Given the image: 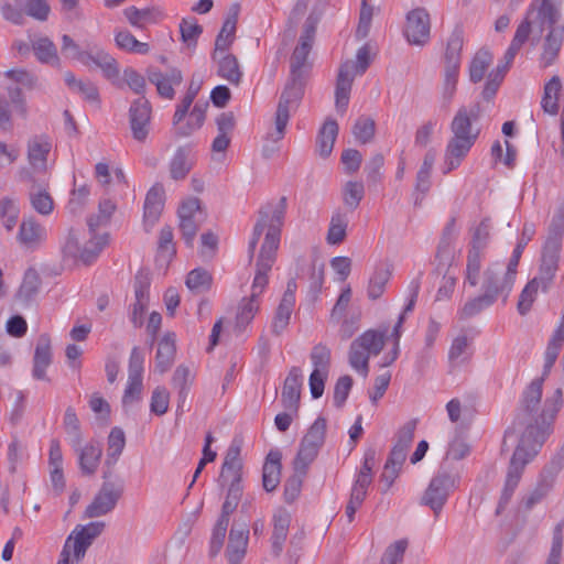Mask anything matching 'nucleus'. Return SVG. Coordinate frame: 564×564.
Listing matches in <instances>:
<instances>
[{
  "instance_id": "17",
  "label": "nucleus",
  "mask_w": 564,
  "mask_h": 564,
  "mask_svg": "<svg viewBox=\"0 0 564 564\" xmlns=\"http://www.w3.org/2000/svg\"><path fill=\"white\" fill-rule=\"evenodd\" d=\"M47 238L46 229L33 217L24 218L17 235L18 242L26 250L39 249Z\"/></svg>"
},
{
  "instance_id": "43",
  "label": "nucleus",
  "mask_w": 564,
  "mask_h": 564,
  "mask_svg": "<svg viewBox=\"0 0 564 564\" xmlns=\"http://www.w3.org/2000/svg\"><path fill=\"white\" fill-rule=\"evenodd\" d=\"M463 30L454 29L452 34L447 40L446 51H445V66H455L460 67V52L463 48Z\"/></svg>"
},
{
  "instance_id": "26",
  "label": "nucleus",
  "mask_w": 564,
  "mask_h": 564,
  "mask_svg": "<svg viewBox=\"0 0 564 564\" xmlns=\"http://www.w3.org/2000/svg\"><path fill=\"white\" fill-rule=\"evenodd\" d=\"M291 523V514L284 508H279L274 511L272 517V550L275 555H280L283 550L284 542L288 538L289 528Z\"/></svg>"
},
{
  "instance_id": "44",
  "label": "nucleus",
  "mask_w": 564,
  "mask_h": 564,
  "mask_svg": "<svg viewBox=\"0 0 564 564\" xmlns=\"http://www.w3.org/2000/svg\"><path fill=\"white\" fill-rule=\"evenodd\" d=\"M223 485H228V492L226 499L221 507V513L219 518H224L227 521H230V516L236 510L241 495H242V486L241 481H221Z\"/></svg>"
},
{
  "instance_id": "28",
  "label": "nucleus",
  "mask_w": 564,
  "mask_h": 564,
  "mask_svg": "<svg viewBox=\"0 0 564 564\" xmlns=\"http://www.w3.org/2000/svg\"><path fill=\"white\" fill-rule=\"evenodd\" d=\"M212 58L217 63V75L219 77L235 86L240 84L243 74L235 55L225 52Z\"/></svg>"
},
{
  "instance_id": "48",
  "label": "nucleus",
  "mask_w": 564,
  "mask_h": 564,
  "mask_svg": "<svg viewBox=\"0 0 564 564\" xmlns=\"http://www.w3.org/2000/svg\"><path fill=\"white\" fill-rule=\"evenodd\" d=\"M63 425L73 447L82 444L80 422L75 410L69 406L66 409Z\"/></svg>"
},
{
  "instance_id": "4",
  "label": "nucleus",
  "mask_w": 564,
  "mask_h": 564,
  "mask_svg": "<svg viewBox=\"0 0 564 564\" xmlns=\"http://www.w3.org/2000/svg\"><path fill=\"white\" fill-rule=\"evenodd\" d=\"M477 117V110H468L466 107H460L455 113L451 123L452 137L445 148L443 174L456 170L477 141L479 130L471 124Z\"/></svg>"
},
{
  "instance_id": "40",
  "label": "nucleus",
  "mask_w": 564,
  "mask_h": 564,
  "mask_svg": "<svg viewBox=\"0 0 564 564\" xmlns=\"http://www.w3.org/2000/svg\"><path fill=\"white\" fill-rule=\"evenodd\" d=\"M562 84L558 76H553L544 86V93L541 100V107L544 112L556 115L558 111V94Z\"/></svg>"
},
{
  "instance_id": "27",
  "label": "nucleus",
  "mask_w": 564,
  "mask_h": 564,
  "mask_svg": "<svg viewBox=\"0 0 564 564\" xmlns=\"http://www.w3.org/2000/svg\"><path fill=\"white\" fill-rule=\"evenodd\" d=\"M195 164V155L189 147L178 148L170 162V174L175 181L184 180Z\"/></svg>"
},
{
  "instance_id": "49",
  "label": "nucleus",
  "mask_w": 564,
  "mask_h": 564,
  "mask_svg": "<svg viewBox=\"0 0 564 564\" xmlns=\"http://www.w3.org/2000/svg\"><path fill=\"white\" fill-rule=\"evenodd\" d=\"M172 383L173 387L178 390V408H181L186 401L189 386L192 383L189 369L183 365H180L174 371Z\"/></svg>"
},
{
  "instance_id": "58",
  "label": "nucleus",
  "mask_w": 564,
  "mask_h": 564,
  "mask_svg": "<svg viewBox=\"0 0 564 564\" xmlns=\"http://www.w3.org/2000/svg\"><path fill=\"white\" fill-rule=\"evenodd\" d=\"M175 252L173 230L170 226H164L160 231L158 256L160 259L170 261L174 257Z\"/></svg>"
},
{
  "instance_id": "41",
  "label": "nucleus",
  "mask_w": 564,
  "mask_h": 564,
  "mask_svg": "<svg viewBox=\"0 0 564 564\" xmlns=\"http://www.w3.org/2000/svg\"><path fill=\"white\" fill-rule=\"evenodd\" d=\"M494 56L487 50H479L469 64V79L471 83H479L484 79L486 72L492 64Z\"/></svg>"
},
{
  "instance_id": "54",
  "label": "nucleus",
  "mask_w": 564,
  "mask_h": 564,
  "mask_svg": "<svg viewBox=\"0 0 564 564\" xmlns=\"http://www.w3.org/2000/svg\"><path fill=\"white\" fill-rule=\"evenodd\" d=\"M365 196V186L361 182L349 181L343 188L344 204L351 210L356 209Z\"/></svg>"
},
{
  "instance_id": "10",
  "label": "nucleus",
  "mask_w": 564,
  "mask_h": 564,
  "mask_svg": "<svg viewBox=\"0 0 564 564\" xmlns=\"http://www.w3.org/2000/svg\"><path fill=\"white\" fill-rule=\"evenodd\" d=\"M431 20L424 8H416L406 14L404 36L412 45L424 46L430 41Z\"/></svg>"
},
{
  "instance_id": "52",
  "label": "nucleus",
  "mask_w": 564,
  "mask_h": 564,
  "mask_svg": "<svg viewBox=\"0 0 564 564\" xmlns=\"http://www.w3.org/2000/svg\"><path fill=\"white\" fill-rule=\"evenodd\" d=\"M535 232V228L533 224H524L522 229V236L519 242L517 243L516 248L513 249L512 256L508 263L509 269V276H512V271L517 273V267L519 264V260L521 258V254L523 252V249L528 245V242L532 239L533 235Z\"/></svg>"
},
{
  "instance_id": "39",
  "label": "nucleus",
  "mask_w": 564,
  "mask_h": 564,
  "mask_svg": "<svg viewBox=\"0 0 564 564\" xmlns=\"http://www.w3.org/2000/svg\"><path fill=\"white\" fill-rule=\"evenodd\" d=\"M348 223L349 220L345 213L335 212L332 215L326 236V241L328 245H339L345 240Z\"/></svg>"
},
{
  "instance_id": "38",
  "label": "nucleus",
  "mask_w": 564,
  "mask_h": 564,
  "mask_svg": "<svg viewBox=\"0 0 564 564\" xmlns=\"http://www.w3.org/2000/svg\"><path fill=\"white\" fill-rule=\"evenodd\" d=\"M391 276V270L387 264L380 263L369 278L367 295L370 300H378L384 292Z\"/></svg>"
},
{
  "instance_id": "42",
  "label": "nucleus",
  "mask_w": 564,
  "mask_h": 564,
  "mask_svg": "<svg viewBox=\"0 0 564 564\" xmlns=\"http://www.w3.org/2000/svg\"><path fill=\"white\" fill-rule=\"evenodd\" d=\"M115 42L120 50L128 53L145 55L150 51L148 43L138 41L134 35L127 30L117 31Z\"/></svg>"
},
{
  "instance_id": "47",
  "label": "nucleus",
  "mask_w": 564,
  "mask_h": 564,
  "mask_svg": "<svg viewBox=\"0 0 564 564\" xmlns=\"http://www.w3.org/2000/svg\"><path fill=\"white\" fill-rule=\"evenodd\" d=\"M126 446V436L122 429L112 427L108 436L107 464H115Z\"/></svg>"
},
{
  "instance_id": "50",
  "label": "nucleus",
  "mask_w": 564,
  "mask_h": 564,
  "mask_svg": "<svg viewBox=\"0 0 564 564\" xmlns=\"http://www.w3.org/2000/svg\"><path fill=\"white\" fill-rule=\"evenodd\" d=\"M186 286L195 294H200L209 290L212 275L204 269L192 270L185 281Z\"/></svg>"
},
{
  "instance_id": "18",
  "label": "nucleus",
  "mask_w": 564,
  "mask_h": 564,
  "mask_svg": "<svg viewBox=\"0 0 564 564\" xmlns=\"http://www.w3.org/2000/svg\"><path fill=\"white\" fill-rule=\"evenodd\" d=\"M51 151L52 142L46 135H34L28 141V162L34 172H46Z\"/></svg>"
},
{
  "instance_id": "25",
  "label": "nucleus",
  "mask_w": 564,
  "mask_h": 564,
  "mask_svg": "<svg viewBox=\"0 0 564 564\" xmlns=\"http://www.w3.org/2000/svg\"><path fill=\"white\" fill-rule=\"evenodd\" d=\"M52 362L51 340L47 335H41L37 339L34 358L32 376L36 380L46 379V369Z\"/></svg>"
},
{
  "instance_id": "12",
  "label": "nucleus",
  "mask_w": 564,
  "mask_h": 564,
  "mask_svg": "<svg viewBox=\"0 0 564 564\" xmlns=\"http://www.w3.org/2000/svg\"><path fill=\"white\" fill-rule=\"evenodd\" d=\"M152 106L141 96L133 100L129 108V123L133 139L143 142L150 132Z\"/></svg>"
},
{
  "instance_id": "2",
  "label": "nucleus",
  "mask_w": 564,
  "mask_h": 564,
  "mask_svg": "<svg viewBox=\"0 0 564 564\" xmlns=\"http://www.w3.org/2000/svg\"><path fill=\"white\" fill-rule=\"evenodd\" d=\"M286 206V198L281 197L276 202L267 203L259 209V217L248 245L250 259L253 258L260 237L263 232L265 235L256 261V274L251 285V294L249 297H243L238 307L236 327L239 330H245L259 311L260 296L268 285V274L276 260Z\"/></svg>"
},
{
  "instance_id": "3",
  "label": "nucleus",
  "mask_w": 564,
  "mask_h": 564,
  "mask_svg": "<svg viewBox=\"0 0 564 564\" xmlns=\"http://www.w3.org/2000/svg\"><path fill=\"white\" fill-rule=\"evenodd\" d=\"M312 45L299 41V44L291 56V78L285 85L275 111L274 130L268 137L273 142L282 140L285 135L286 126L291 113L295 112L304 95L305 65Z\"/></svg>"
},
{
  "instance_id": "37",
  "label": "nucleus",
  "mask_w": 564,
  "mask_h": 564,
  "mask_svg": "<svg viewBox=\"0 0 564 564\" xmlns=\"http://www.w3.org/2000/svg\"><path fill=\"white\" fill-rule=\"evenodd\" d=\"M420 288H421V283H420L419 279H413L408 285L406 304L403 308V312L400 314L398 322L394 325L392 333H391V337H392L394 344H397V346L400 345V338L402 335L401 328L404 323L405 314L413 311L416 300H417V296H419Z\"/></svg>"
},
{
  "instance_id": "56",
  "label": "nucleus",
  "mask_w": 564,
  "mask_h": 564,
  "mask_svg": "<svg viewBox=\"0 0 564 564\" xmlns=\"http://www.w3.org/2000/svg\"><path fill=\"white\" fill-rule=\"evenodd\" d=\"M376 123L366 116L359 117L352 128V133L356 140L362 144L370 142L375 135Z\"/></svg>"
},
{
  "instance_id": "19",
  "label": "nucleus",
  "mask_w": 564,
  "mask_h": 564,
  "mask_svg": "<svg viewBox=\"0 0 564 564\" xmlns=\"http://www.w3.org/2000/svg\"><path fill=\"white\" fill-rule=\"evenodd\" d=\"M302 384L303 373L301 368L292 367L284 380L281 393V402L285 410L297 412Z\"/></svg>"
},
{
  "instance_id": "61",
  "label": "nucleus",
  "mask_w": 564,
  "mask_h": 564,
  "mask_svg": "<svg viewBox=\"0 0 564 564\" xmlns=\"http://www.w3.org/2000/svg\"><path fill=\"white\" fill-rule=\"evenodd\" d=\"M459 68L455 66H445L444 67V78H443V99L449 104L456 93L458 77H459Z\"/></svg>"
},
{
  "instance_id": "53",
  "label": "nucleus",
  "mask_w": 564,
  "mask_h": 564,
  "mask_svg": "<svg viewBox=\"0 0 564 564\" xmlns=\"http://www.w3.org/2000/svg\"><path fill=\"white\" fill-rule=\"evenodd\" d=\"M20 215V207L18 203L9 197L0 199V218L3 219V226L8 231H11Z\"/></svg>"
},
{
  "instance_id": "35",
  "label": "nucleus",
  "mask_w": 564,
  "mask_h": 564,
  "mask_svg": "<svg viewBox=\"0 0 564 564\" xmlns=\"http://www.w3.org/2000/svg\"><path fill=\"white\" fill-rule=\"evenodd\" d=\"M78 453L79 467L86 475H93L100 462L102 448L98 443L90 442L84 447H73Z\"/></svg>"
},
{
  "instance_id": "32",
  "label": "nucleus",
  "mask_w": 564,
  "mask_h": 564,
  "mask_svg": "<svg viewBox=\"0 0 564 564\" xmlns=\"http://www.w3.org/2000/svg\"><path fill=\"white\" fill-rule=\"evenodd\" d=\"M164 205V189L161 185L152 186L144 200V223L153 226L162 213Z\"/></svg>"
},
{
  "instance_id": "60",
  "label": "nucleus",
  "mask_w": 564,
  "mask_h": 564,
  "mask_svg": "<svg viewBox=\"0 0 564 564\" xmlns=\"http://www.w3.org/2000/svg\"><path fill=\"white\" fill-rule=\"evenodd\" d=\"M24 12L40 21H45L50 13V6L46 0H17Z\"/></svg>"
},
{
  "instance_id": "57",
  "label": "nucleus",
  "mask_w": 564,
  "mask_h": 564,
  "mask_svg": "<svg viewBox=\"0 0 564 564\" xmlns=\"http://www.w3.org/2000/svg\"><path fill=\"white\" fill-rule=\"evenodd\" d=\"M313 371L328 373L330 365V350L323 344L313 347L311 351Z\"/></svg>"
},
{
  "instance_id": "33",
  "label": "nucleus",
  "mask_w": 564,
  "mask_h": 564,
  "mask_svg": "<svg viewBox=\"0 0 564 564\" xmlns=\"http://www.w3.org/2000/svg\"><path fill=\"white\" fill-rule=\"evenodd\" d=\"M281 453L279 451H270L267 455L262 468V485L267 491H273L279 482L281 476Z\"/></svg>"
},
{
  "instance_id": "16",
  "label": "nucleus",
  "mask_w": 564,
  "mask_h": 564,
  "mask_svg": "<svg viewBox=\"0 0 564 564\" xmlns=\"http://www.w3.org/2000/svg\"><path fill=\"white\" fill-rule=\"evenodd\" d=\"M148 79L156 87L160 97L171 100L175 96L174 87L180 86L183 82V74L178 68H171L166 72L151 68L148 70Z\"/></svg>"
},
{
  "instance_id": "36",
  "label": "nucleus",
  "mask_w": 564,
  "mask_h": 564,
  "mask_svg": "<svg viewBox=\"0 0 564 564\" xmlns=\"http://www.w3.org/2000/svg\"><path fill=\"white\" fill-rule=\"evenodd\" d=\"M67 87L78 94L83 99L91 102H99V93L96 85L89 80L77 79L72 72H67L64 76Z\"/></svg>"
},
{
  "instance_id": "22",
  "label": "nucleus",
  "mask_w": 564,
  "mask_h": 564,
  "mask_svg": "<svg viewBox=\"0 0 564 564\" xmlns=\"http://www.w3.org/2000/svg\"><path fill=\"white\" fill-rule=\"evenodd\" d=\"M414 431H415V423L414 422H408L404 424L399 433L398 438L392 447L389 457L386 463L389 464V466L400 467L402 468L408 451L413 442L414 438Z\"/></svg>"
},
{
  "instance_id": "1",
  "label": "nucleus",
  "mask_w": 564,
  "mask_h": 564,
  "mask_svg": "<svg viewBox=\"0 0 564 564\" xmlns=\"http://www.w3.org/2000/svg\"><path fill=\"white\" fill-rule=\"evenodd\" d=\"M563 343L564 318L562 317L561 325L546 347L542 377L532 380L522 392L513 429L523 426L524 431L511 457L497 513L510 501L525 465L533 459L551 434L555 416L563 405V392L560 388L555 389L551 397H546L541 405L544 379L555 364Z\"/></svg>"
},
{
  "instance_id": "6",
  "label": "nucleus",
  "mask_w": 564,
  "mask_h": 564,
  "mask_svg": "<svg viewBox=\"0 0 564 564\" xmlns=\"http://www.w3.org/2000/svg\"><path fill=\"white\" fill-rule=\"evenodd\" d=\"M387 333V327L382 330L368 329L350 344L348 352L349 365L364 378L369 373L370 356H378L383 349Z\"/></svg>"
},
{
  "instance_id": "5",
  "label": "nucleus",
  "mask_w": 564,
  "mask_h": 564,
  "mask_svg": "<svg viewBox=\"0 0 564 564\" xmlns=\"http://www.w3.org/2000/svg\"><path fill=\"white\" fill-rule=\"evenodd\" d=\"M538 19L542 25H545L549 30L544 44L543 52L541 54V65L549 67L552 65L563 44L564 40V24L558 23L560 13L551 0H542L536 12Z\"/></svg>"
},
{
  "instance_id": "14",
  "label": "nucleus",
  "mask_w": 564,
  "mask_h": 564,
  "mask_svg": "<svg viewBox=\"0 0 564 564\" xmlns=\"http://www.w3.org/2000/svg\"><path fill=\"white\" fill-rule=\"evenodd\" d=\"M297 283L295 279H291L286 283V289L283 293L281 302L274 313L271 332L275 336H280L289 326L291 315L295 305V292Z\"/></svg>"
},
{
  "instance_id": "45",
  "label": "nucleus",
  "mask_w": 564,
  "mask_h": 564,
  "mask_svg": "<svg viewBox=\"0 0 564 564\" xmlns=\"http://www.w3.org/2000/svg\"><path fill=\"white\" fill-rule=\"evenodd\" d=\"M492 304H494L492 297L489 294L488 295H484V294L478 295V296L467 301L457 311V316L462 321H467V319L478 315L479 313H481L482 311H485Z\"/></svg>"
},
{
  "instance_id": "24",
  "label": "nucleus",
  "mask_w": 564,
  "mask_h": 564,
  "mask_svg": "<svg viewBox=\"0 0 564 564\" xmlns=\"http://www.w3.org/2000/svg\"><path fill=\"white\" fill-rule=\"evenodd\" d=\"M25 112L24 99L22 91L18 87L8 88L7 96H0V127L7 130L11 127V113Z\"/></svg>"
},
{
  "instance_id": "59",
  "label": "nucleus",
  "mask_w": 564,
  "mask_h": 564,
  "mask_svg": "<svg viewBox=\"0 0 564 564\" xmlns=\"http://www.w3.org/2000/svg\"><path fill=\"white\" fill-rule=\"evenodd\" d=\"M326 433V420L324 417H317L314 423L310 426L307 433L303 437L305 444L317 447H322L325 441Z\"/></svg>"
},
{
  "instance_id": "51",
  "label": "nucleus",
  "mask_w": 564,
  "mask_h": 564,
  "mask_svg": "<svg viewBox=\"0 0 564 564\" xmlns=\"http://www.w3.org/2000/svg\"><path fill=\"white\" fill-rule=\"evenodd\" d=\"M485 256V250L469 248L466 263V282L470 286L478 284V276L481 268V261Z\"/></svg>"
},
{
  "instance_id": "21",
  "label": "nucleus",
  "mask_w": 564,
  "mask_h": 564,
  "mask_svg": "<svg viewBox=\"0 0 564 564\" xmlns=\"http://www.w3.org/2000/svg\"><path fill=\"white\" fill-rule=\"evenodd\" d=\"M249 542V529L246 523L234 525L229 532L226 556L229 564H241Z\"/></svg>"
},
{
  "instance_id": "23",
  "label": "nucleus",
  "mask_w": 564,
  "mask_h": 564,
  "mask_svg": "<svg viewBox=\"0 0 564 564\" xmlns=\"http://www.w3.org/2000/svg\"><path fill=\"white\" fill-rule=\"evenodd\" d=\"M354 77L352 64L350 62L343 63L339 67L335 89V106L341 113L348 107Z\"/></svg>"
},
{
  "instance_id": "31",
  "label": "nucleus",
  "mask_w": 564,
  "mask_h": 564,
  "mask_svg": "<svg viewBox=\"0 0 564 564\" xmlns=\"http://www.w3.org/2000/svg\"><path fill=\"white\" fill-rule=\"evenodd\" d=\"M123 14L129 23L137 29H144L148 24L158 23L163 18V12L159 8L128 7L123 10Z\"/></svg>"
},
{
  "instance_id": "8",
  "label": "nucleus",
  "mask_w": 564,
  "mask_h": 564,
  "mask_svg": "<svg viewBox=\"0 0 564 564\" xmlns=\"http://www.w3.org/2000/svg\"><path fill=\"white\" fill-rule=\"evenodd\" d=\"M104 529L105 522L102 521H93L85 525H77L67 536L57 564H74L82 561L87 549L102 533Z\"/></svg>"
},
{
  "instance_id": "29",
  "label": "nucleus",
  "mask_w": 564,
  "mask_h": 564,
  "mask_svg": "<svg viewBox=\"0 0 564 564\" xmlns=\"http://www.w3.org/2000/svg\"><path fill=\"white\" fill-rule=\"evenodd\" d=\"M176 336L174 333H166L159 341L155 356V370L160 373L166 372L172 366L176 352Z\"/></svg>"
},
{
  "instance_id": "30",
  "label": "nucleus",
  "mask_w": 564,
  "mask_h": 564,
  "mask_svg": "<svg viewBox=\"0 0 564 564\" xmlns=\"http://www.w3.org/2000/svg\"><path fill=\"white\" fill-rule=\"evenodd\" d=\"M32 50L35 57L42 64L59 67L61 58L56 45L47 36H35L31 40Z\"/></svg>"
},
{
  "instance_id": "55",
  "label": "nucleus",
  "mask_w": 564,
  "mask_h": 564,
  "mask_svg": "<svg viewBox=\"0 0 564 564\" xmlns=\"http://www.w3.org/2000/svg\"><path fill=\"white\" fill-rule=\"evenodd\" d=\"M318 448L301 441L299 452L294 459V469L297 473L305 474L307 467L314 462L318 454Z\"/></svg>"
},
{
  "instance_id": "62",
  "label": "nucleus",
  "mask_w": 564,
  "mask_h": 564,
  "mask_svg": "<svg viewBox=\"0 0 564 564\" xmlns=\"http://www.w3.org/2000/svg\"><path fill=\"white\" fill-rule=\"evenodd\" d=\"M40 283L41 280L37 272L33 269H29L24 273L22 284L19 289V297L25 301L31 300L37 293Z\"/></svg>"
},
{
  "instance_id": "63",
  "label": "nucleus",
  "mask_w": 564,
  "mask_h": 564,
  "mask_svg": "<svg viewBox=\"0 0 564 564\" xmlns=\"http://www.w3.org/2000/svg\"><path fill=\"white\" fill-rule=\"evenodd\" d=\"M408 547L406 540H398L390 544L380 561V564H402Z\"/></svg>"
},
{
  "instance_id": "64",
  "label": "nucleus",
  "mask_w": 564,
  "mask_h": 564,
  "mask_svg": "<svg viewBox=\"0 0 564 564\" xmlns=\"http://www.w3.org/2000/svg\"><path fill=\"white\" fill-rule=\"evenodd\" d=\"M563 530L564 520L560 521L553 530L552 545L545 564H560L563 547Z\"/></svg>"
},
{
  "instance_id": "13",
  "label": "nucleus",
  "mask_w": 564,
  "mask_h": 564,
  "mask_svg": "<svg viewBox=\"0 0 564 564\" xmlns=\"http://www.w3.org/2000/svg\"><path fill=\"white\" fill-rule=\"evenodd\" d=\"M516 274L512 271V276H509V269L507 268L506 272L501 274L500 271H497L496 265L489 267L485 271V279L482 283L484 295H490L492 297V302L495 303L499 296H502L503 302H506L510 291L512 290Z\"/></svg>"
},
{
  "instance_id": "7",
  "label": "nucleus",
  "mask_w": 564,
  "mask_h": 564,
  "mask_svg": "<svg viewBox=\"0 0 564 564\" xmlns=\"http://www.w3.org/2000/svg\"><path fill=\"white\" fill-rule=\"evenodd\" d=\"M459 484L460 475L456 469L441 467L425 489L421 499L422 505L430 507L435 516H438L449 495L459 487Z\"/></svg>"
},
{
  "instance_id": "15",
  "label": "nucleus",
  "mask_w": 564,
  "mask_h": 564,
  "mask_svg": "<svg viewBox=\"0 0 564 564\" xmlns=\"http://www.w3.org/2000/svg\"><path fill=\"white\" fill-rule=\"evenodd\" d=\"M80 57L82 59L79 63L88 68H91L93 66L99 68L107 79L113 80L118 78V63L105 50L94 46L90 50H86L84 55Z\"/></svg>"
},
{
  "instance_id": "11",
  "label": "nucleus",
  "mask_w": 564,
  "mask_h": 564,
  "mask_svg": "<svg viewBox=\"0 0 564 564\" xmlns=\"http://www.w3.org/2000/svg\"><path fill=\"white\" fill-rule=\"evenodd\" d=\"M123 486L111 481H105L94 500L85 510L88 518H98L112 511L122 496Z\"/></svg>"
},
{
  "instance_id": "34",
  "label": "nucleus",
  "mask_w": 564,
  "mask_h": 564,
  "mask_svg": "<svg viewBox=\"0 0 564 564\" xmlns=\"http://www.w3.org/2000/svg\"><path fill=\"white\" fill-rule=\"evenodd\" d=\"M338 135V124L334 119H327L318 131L316 151L323 159L328 158Z\"/></svg>"
},
{
  "instance_id": "20",
  "label": "nucleus",
  "mask_w": 564,
  "mask_h": 564,
  "mask_svg": "<svg viewBox=\"0 0 564 564\" xmlns=\"http://www.w3.org/2000/svg\"><path fill=\"white\" fill-rule=\"evenodd\" d=\"M241 440L234 438L230 443L220 473V481H241L242 477V460L241 454Z\"/></svg>"
},
{
  "instance_id": "46",
  "label": "nucleus",
  "mask_w": 564,
  "mask_h": 564,
  "mask_svg": "<svg viewBox=\"0 0 564 564\" xmlns=\"http://www.w3.org/2000/svg\"><path fill=\"white\" fill-rule=\"evenodd\" d=\"M235 33H236V20L227 19L224 22L221 30L216 37L215 50L212 54V57H217L219 54H224L225 52H228L230 45L234 42Z\"/></svg>"
},
{
  "instance_id": "9",
  "label": "nucleus",
  "mask_w": 564,
  "mask_h": 564,
  "mask_svg": "<svg viewBox=\"0 0 564 564\" xmlns=\"http://www.w3.org/2000/svg\"><path fill=\"white\" fill-rule=\"evenodd\" d=\"M108 242V234L98 235L96 232H90V245H94L95 249H83L77 232L75 230H70L62 250L66 258L80 261L84 264H91L97 260Z\"/></svg>"
}]
</instances>
